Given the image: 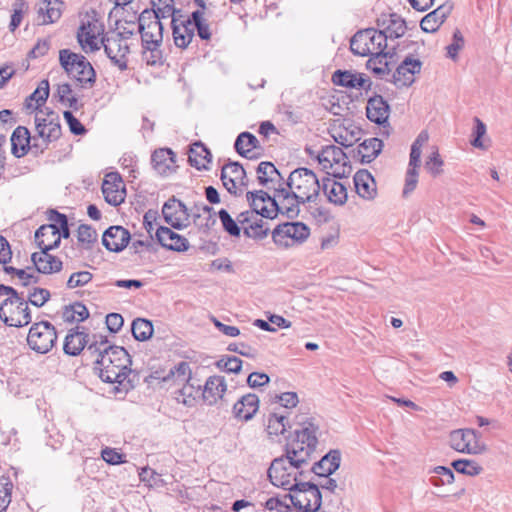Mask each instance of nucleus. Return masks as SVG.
Masks as SVG:
<instances>
[{
  "label": "nucleus",
  "mask_w": 512,
  "mask_h": 512,
  "mask_svg": "<svg viewBox=\"0 0 512 512\" xmlns=\"http://www.w3.org/2000/svg\"><path fill=\"white\" fill-rule=\"evenodd\" d=\"M88 352L97 355L94 370L102 381L121 384L126 379L131 360L123 347L110 346L101 338L88 346Z\"/></svg>",
  "instance_id": "nucleus-1"
},
{
  "label": "nucleus",
  "mask_w": 512,
  "mask_h": 512,
  "mask_svg": "<svg viewBox=\"0 0 512 512\" xmlns=\"http://www.w3.org/2000/svg\"><path fill=\"white\" fill-rule=\"evenodd\" d=\"M294 430L287 437L285 453L310 465L315 458L320 436L319 420L304 414L297 415Z\"/></svg>",
  "instance_id": "nucleus-2"
},
{
  "label": "nucleus",
  "mask_w": 512,
  "mask_h": 512,
  "mask_svg": "<svg viewBox=\"0 0 512 512\" xmlns=\"http://www.w3.org/2000/svg\"><path fill=\"white\" fill-rule=\"evenodd\" d=\"M138 30L142 41V60L149 66L162 65L163 23L158 12L145 9L139 15Z\"/></svg>",
  "instance_id": "nucleus-3"
},
{
  "label": "nucleus",
  "mask_w": 512,
  "mask_h": 512,
  "mask_svg": "<svg viewBox=\"0 0 512 512\" xmlns=\"http://www.w3.org/2000/svg\"><path fill=\"white\" fill-rule=\"evenodd\" d=\"M61 236H69V226H39L36 231L40 251L32 253L31 260L39 273L52 274L62 269V261L49 253L59 245Z\"/></svg>",
  "instance_id": "nucleus-4"
},
{
  "label": "nucleus",
  "mask_w": 512,
  "mask_h": 512,
  "mask_svg": "<svg viewBox=\"0 0 512 512\" xmlns=\"http://www.w3.org/2000/svg\"><path fill=\"white\" fill-rule=\"evenodd\" d=\"M287 188H281L275 195H284L288 202L306 203L313 201L319 194L321 185L315 173L307 168L292 171L287 180Z\"/></svg>",
  "instance_id": "nucleus-5"
},
{
  "label": "nucleus",
  "mask_w": 512,
  "mask_h": 512,
  "mask_svg": "<svg viewBox=\"0 0 512 512\" xmlns=\"http://www.w3.org/2000/svg\"><path fill=\"white\" fill-rule=\"evenodd\" d=\"M162 215L167 224H215L216 219L212 214V208L204 203L195 204L191 208L177 199L169 198L162 207Z\"/></svg>",
  "instance_id": "nucleus-6"
},
{
  "label": "nucleus",
  "mask_w": 512,
  "mask_h": 512,
  "mask_svg": "<svg viewBox=\"0 0 512 512\" xmlns=\"http://www.w3.org/2000/svg\"><path fill=\"white\" fill-rule=\"evenodd\" d=\"M308 466V464L285 453L271 462L267 475L274 486L290 490L297 483L308 478L306 477Z\"/></svg>",
  "instance_id": "nucleus-7"
},
{
  "label": "nucleus",
  "mask_w": 512,
  "mask_h": 512,
  "mask_svg": "<svg viewBox=\"0 0 512 512\" xmlns=\"http://www.w3.org/2000/svg\"><path fill=\"white\" fill-rule=\"evenodd\" d=\"M0 296H7L0 305V319L6 325L22 327L31 322L32 317L23 292L19 295L12 287L0 285Z\"/></svg>",
  "instance_id": "nucleus-8"
},
{
  "label": "nucleus",
  "mask_w": 512,
  "mask_h": 512,
  "mask_svg": "<svg viewBox=\"0 0 512 512\" xmlns=\"http://www.w3.org/2000/svg\"><path fill=\"white\" fill-rule=\"evenodd\" d=\"M59 62L67 75L75 79L82 88L90 89L94 86L96 72L85 56L62 49L59 51Z\"/></svg>",
  "instance_id": "nucleus-9"
},
{
  "label": "nucleus",
  "mask_w": 512,
  "mask_h": 512,
  "mask_svg": "<svg viewBox=\"0 0 512 512\" xmlns=\"http://www.w3.org/2000/svg\"><path fill=\"white\" fill-rule=\"evenodd\" d=\"M289 493H286V499H289L290 505H293L302 512H317L322 504V494L318 485L310 481L303 480L293 486Z\"/></svg>",
  "instance_id": "nucleus-10"
},
{
  "label": "nucleus",
  "mask_w": 512,
  "mask_h": 512,
  "mask_svg": "<svg viewBox=\"0 0 512 512\" xmlns=\"http://www.w3.org/2000/svg\"><path fill=\"white\" fill-rule=\"evenodd\" d=\"M388 44L385 35L374 28L358 31L350 40V50L358 56H369L385 51Z\"/></svg>",
  "instance_id": "nucleus-11"
},
{
  "label": "nucleus",
  "mask_w": 512,
  "mask_h": 512,
  "mask_svg": "<svg viewBox=\"0 0 512 512\" xmlns=\"http://www.w3.org/2000/svg\"><path fill=\"white\" fill-rule=\"evenodd\" d=\"M258 200L262 202L261 207L258 206V215L267 219H274L279 212L285 214L287 218L293 219L299 213L297 201L288 202L284 200V195L279 198L273 192L270 195L268 192L258 190Z\"/></svg>",
  "instance_id": "nucleus-12"
},
{
  "label": "nucleus",
  "mask_w": 512,
  "mask_h": 512,
  "mask_svg": "<svg viewBox=\"0 0 512 512\" xmlns=\"http://www.w3.org/2000/svg\"><path fill=\"white\" fill-rule=\"evenodd\" d=\"M480 438L481 434L474 429H456L449 434V446L459 453L480 455L488 450Z\"/></svg>",
  "instance_id": "nucleus-13"
},
{
  "label": "nucleus",
  "mask_w": 512,
  "mask_h": 512,
  "mask_svg": "<svg viewBox=\"0 0 512 512\" xmlns=\"http://www.w3.org/2000/svg\"><path fill=\"white\" fill-rule=\"evenodd\" d=\"M57 339L54 326L46 321L35 323L29 330L27 342L30 348L45 354L51 350Z\"/></svg>",
  "instance_id": "nucleus-14"
},
{
  "label": "nucleus",
  "mask_w": 512,
  "mask_h": 512,
  "mask_svg": "<svg viewBox=\"0 0 512 512\" xmlns=\"http://www.w3.org/2000/svg\"><path fill=\"white\" fill-rule=\"evenodd\" d=\"M390 111V105L381 95H374L367 101L366 116L379 125V135L383 137H389L392 132L389 123Z\"/></svg>",
  "instance_id": "nucleus-15"
},
{
  "label": "nucleus",
  "mask_w": 512,
  "mask_h": 512,
  "mask_svg": "<svg viewBox=\"0 0 512 512\" xmlns=\"http://www.w3.org/2000/svg\"><path fill=\"white\" fill-rule=\"evenodd\" d=\"M429 136L426 131L419 133L417 138L414 140L411 146L409 168L406 173L405 186L403 194L407 195L411 193L418 183V171L417 169L421 164V153L423 145L428 141Z\"/></svg>",
  "instance_id": "nucleus-16"
},
{
  "label": "nucleus",
  "mask_w": 512,
  "mask_h": 512,
  "mask_svg": "<svg viewBox=\"0 0 512 512\" xmlns=\"http://www.w3.org/2000/svg\"><path fill=\"white\" fill-rule=\"evenodd\" d=\"M104 32L102 23L98 20L82 22L77 32V40L85 53L99 50L102 43L100 36Z\"/></svg>",
  "instance_id": "nucleus-17"
},
{
  "label": "nucleus",
  "mask_w": 512,
  "mask_h": 512,
  "mask_svg": "<svg viewBox=\"0 0 512 512\" xmlns=\"http://www.w3.org/2000/svg\"><path fill=\"white\" fill-rule=\"evenodd\" d=\"M309 235V226H276L272 232L275 244L284 248L301 244Z\"/></svg>",
  "instance_id": "nucleus-18"
},
{
  "label": "nucleus",
  "mask_w": 512,
  "mask_h": 512,
  "mask_svg": "<svg viewBox=\"0 0 512 512\" xmlns=\"http://www.w3.org/2000/svg\"><path fill=\"white\" fill-rule=\"evenodd\" d=\"M422 62L413 59L411 56L406 57L391 75V82L397 88L408 87L415 81V74L420 73Z\"/></svg>",
  "instance_id": "nucleus-19"
},
{
  "label": "nucleus",
  "mask_w": 512,
  "mask_h": 512,
  "mask_svg": "<svg viewBox=\"0 0 512 512\" xmlns=\"http://www.w3.org/2000/svg\"><path fill=\"white\" fill-rule=\"evenodd\" d=\"M101 43L107 57L121 71L127 69V55L129 54V46L127 42L119 37L101 38Z\"/></svg>",
  "instance_id": "nucleus-20"
},
{
  "label": "nucleus",
  "mask_w": 512,
  "mask_h": 512,
  "mask_svg": "<svg viewBox=\"0 0 512 512\" xmlns=\"http://www.w3.org/2000/svg\"><path fill=\"white\" fill-rule=\"evenodd\" d=\"M102 193L107 203L117 206L125 199V186L118 173H108L102 183Z\"/></svg>",
  "instance_id": "nucleus-21"
},
{
  "label": "nucleus",
  "mask_w": 512,
  "mask_h": 512,
  "mask_svg": "<svg viewBox=\"0 0 512 512\" xmlns=\"http://www.w3.org/2000/svg\"><path fill=\"white\" fill-rule=\"evenodd\" d=\"M380 33L385 35V41L402 37L406 32V22L398 14L383 15L377 20Z\"/></svg>",
  "instance_id": "nucleus-22"
},
{
  "label": "nucleus",
  "mask_w": 512,
  "mask_h": 512,
  "mask_svg": "<svg viewBox=\"0 0 512 512\" xmlns=\"http://www.w3.org/2000/svg\"><path fill=\"white\" fill-rule=\"evenodd\" d=\"M453 10L452 2H445L438 6L434 11L424 16L420 22V27L424 32L434 33L444 23L446 18Z\"/></svg>",
  "instance_id": "nucleus-23"
},
{
  "label": "nucleus",
  "mask_w": 512,
  "mask_h": 512,
  "mask_svg": "<svg viewBox=\"0 0 512 512\" xmlns=\"http://www.w3.org/2000/svg\"><path fill=\"white\" fill-rule=\"evenodd\" d=\"M341 454L339 450H331L323 456L311 468H306V477L312 472L320 477H327L334 473L340 466Z\"/></svg>",
  "instance_id": "nucleus-24"
},
{
  "label": "nucleus",
  "mask_w": 512,
  "mask_h": 512,
  "mask_svg": "<svg viewBox=\"0 0 512 512\" xmlns=\"http://www.w3.org/2000/svg\"><path fill=\"white\" fill-rule=\"evenodd\" d=\"M130 240V232L124 226H109L103 233L104 246L114 252L123 250Z\"/></svg>",
  "instance_id": "nucleus-25"
},
{
  "label": "nucleus",
  "mask_w": 512,
  "mask_h": 512,
  "mask_svg": "<svg viewBox=\"0 0 512 512\" xmlns=\"http://www.w3.org/2000/svg\"><path fill=\"white\" fill-rule=\"evenodd\" d=\"M35 124L38 135L46 142L57 140L61 136L58 116H55L53 113L47 115V117L36 115Z\"/></svg>",
  "instance_id": "nucleus-26"
},
{
  "label": "nucleus",
  "mask_w": 512,
  "mask_h": 512,
  "mask_svg": "<svg viewBox=\"0 0 512 512\" xmlns=\"http://www.w3.org/2000/svg\"><path fill=\"white\" fill-rule=\"evenodd\" d=\"M62 6L60 0H41L37 8V23L46 25L56 22L61 17Z\"/></svg>",
  "instance_id": "nucleus-27"
},
{
  "label": "nucleus",
  "mask_w": 512,
  "mask_h": 512,
  "mask_svg": "<svg viewBox=\"0 0 512 512\" xmlns=\"http://www.w3.org/2000/svg\"><path fill=\"white\" fill-rule=\"evenodd\" d=\"M383 142L379 138L364 140L356 149H353V158L361 163H371L381 153Z\"/></svg>",
  "instance_id": "nucleus-28"
},
{
  "label": "nucleus",
  "mask_w": 512,
  "mask_h": 512,
  "mask_svg": "<svg viewBox=\"0 0 512 512\" xmlns=\"http://www.w3.org/2000/svg\"><path fill=\"white\" fill-rule=\"evenodd\" d=\"M282 179L280 172L273 163L261 162L258 164V184L278 193L281 188H277L276 186L280 185Z\"/></svg>",
  "instance_id": "nucleus-29"
},
{
  "label": "nucleus",
  "mask_w": 512,
  "mask_h": 512,
  "mask_svg": "<svg viewBox=\"0 0 512 512\" xmlns=\"http://www.w3.org/2000/svg\"><path fill=\"white\" fill-rule=\"evenodd\" d=\"M396 54V47H392L391 51H382L372 55L366 63V67L371 70L380 79H385L390 75L391 69L387 62V57L392 58Z\"/></svg>",
  "instance_id": "nucleus-30"
},
{
  "label": "nucleus",
  "mask_w": 512,
  "mask_h": 512,
  "mask_svg": "<svg viewBox=\"0 0 512 512\" xmlns=\"http://www.w3.org/2000/svg\"><path fill=\"white\" fill-rule=\"evenodd\" d=\"M317 159L322 168L328 170L332 169L334 165L346 166L347 156L340 147L327 145L322 147Z\"/></svg>",
  "instance_id": "nucleus-31"
},
{
  "label": "nucleus",
  "mask_w": 512,
  "mask_h": 512,
  "mask_svg": "<svg viewBox=\"0 0 512 512\" xmlns=\"http://www.w3.org/2000/svg\"><path fill=\"white\" fill-rule=\"evenodd\" d=\"M332 82L335 85L351 89L365 88L366 84L369 88L371 85L369 79L362 77L361 74H357L349 70H336L332 75Z\"/></svg>",
  "instance_id": "nucleus-32"
},
{
  "label": "nucleus",
  "mask_w": 512,
  "mask_h": 512,
  "mask_svg": "<svg viewBox=\"0 0 512 512\" xmlns=\"http://www.w3.org/2000/svg\"><path fill=\"white\" fill-rule=\"evenodd\" d=\"M156 236L163 247L174 251H185L188 248L187 240L167 226H158Z\"/></svg>",
  "instance_id": "nucleus-33"
},
{
  "label": "nucleus",
  "mask_w": 512,
  "mask_h": 512,
  "mask_svg": "<svg viewBox=\"0 0 512 512\" xmlns=\"http://www.w3.org/2000/svg\"><path fill=\"white\" fill-rule=\"evenodd\" d=\"M227 390V385L224 377L222 376H211L207 379L202 396L204 401L209 404H215L221 399Z\"/></svg>",
  "instance_id": "nucleus-34"
},
{
  "label": "nucleus",
  "mask_w": 512,
  "mask_h": 512,
  "mask_svg": "<svg viewBox=\"0 0 512 512\" xmlns=\"http://www.w3.org/2000/svg\"><path fill=\"white\" fill-rule=\"evenodd\" d=\"M92 342L84 331L70 330L66 335L63 350L67 355H79L82 350L89 346Z\"/></svg>",
  "instance_id": "nucleus-35"
},
{
  "label": "nucleus",
  "mask_w": 512,
  "mask_h": 512,
  "mask_svg": "<svg viewBox=\"0 0 512 512\" xmlns=\"http://www.w3.org/2000/svg\"><path fill=\"white\" fill-rule=\"evenodd\" d=\"M174 43L179 48H186L194 37L195 30L190 22L171 20Z\"/></svg>",
  "instance_id": "nucleus-36"
},
{
  "label": "nucleus",
  "mask_w": 512,
  "mask_h": 512,
  "mask_svg": "<svg viewBox=\"0 0 512 512\" xmlns=\"http://www.w3.org/2000/svg\"><path fill=\"white\" fill-rule=\"evenodd\" d=\"M245 175L246 170L243 166L238 163H229L222 168L221 180L229 192L235 193L236 183L242 182Z\"/></svg>",
  "instance_id": "nucleus-37"
},
{
  "label": "nucleus",
  "mask_w": 512,
  "mask_h": 512,
  "mask_svg": "<svg viewBox=\"0 0 512 512\" xmlns=\"http://www.w3.org/2000/svg\"><path fill=\"white\" fill-rule=\"evenodd\" d=\"M234 416L241 421L251 420L256 414V395L249 393L233 406Z\"/></svg>",
  "instance_id": "nucleus-38"
},
{
  "label": "nucleus",
  "mask_w": 512,
  "mask_h": 512,
  "mask_svg": "<svg viewBox=\"0 0 512 512\" xmlns=\"http://www.w3.org/2000/svg\"><path fill=\"white\" fill-rule=\"evenodd\" d=\"M188 160L191 166L198 170L208 169L211 162V152L202 142H195L191 145Z\"/></svg>",
  "instance_id": "nucleus-39"
},
{
  "label": "nucleus",
  "mask_w": 512,
  "mask_h": 512,
  "mask_svg": "<svg viewBox=\"0 0 512 512\" xmlns=\"http://www.w3.org/2000/svg\"><path fill=\"white\" fill-rule=\"evenodd\" d=\"M152 164L160 175H167L173 170L175 160L174 153L170 149H159L152 154Z\"/></svg>",
  "instance_id": "nucleus-40"
},
{
  "label": "nucleus",
  "mask_w": 512,
  "mask_h": 512,
  "mask_svg": "<svg viewBox=\"0 0 512 512\" xmlns=\"http://www.w3.org/2000/svg\"><path fill=\"white\" fill-rule=\"evenodd\" d=\"M356 192L364 199H371L376 193L372 175L366 170L358 171L354 176Z\"/></svg>",
  "instance_id": "nucleus-41"
},
{
  "label": "nucleus",
  "mask_w": 512,
  "mask_h": 512,
  "mask_svg": "<svg viewBox=\"0 0 512 512\" xmlns=\"http://www.w3.org/2000/svg\"><path fill=\"white\" fill-rule=\"evenodd\" d=\"M30 143V132L24 126H18L12 133L11 136V150L12 154L20 158L24 156L29 148Z\"/></svg>",
  "instance_id": "nucleus-42"
},
{
  "label": "nucleus",
  "mask_w": 512,
  "mask_h": 512,
  "mask_svg": "<svg viewBox=\"0 0 512 512\" xmlns=\"http://www.w3.org/2000/svg\"><path fill=\"white\" fill-rule=\"evenodd\" d=\"M180 386L181 388L176 394V400L188 407L194 406L199 397L201 385L198 381H194L191 378V380L182 383Z\"/></svg>",
  "instance_id": "nucleus-43"
},
{
  "label": "nucleus",
  "mask_w": 512,
  "mask_h": 512,
  "mask_svg": "<svg viewBox=\"0 0 512 512\" xmlns=\"http://www.w3.org/2000/svg\"><path fill=\"white\" fill-rule=\"evenodd\" d=\"M289 425L287 416L280 413H272L269 415L266 423V433L271 440H278L283 435Z\"/></svg>",
  "instance_id": "nucleus-44"
},
{
  "label": "nucleus",
  "mask_w": 512,
  "mask_h": 512,
  "mask_svg": "<svg viewBox=\"0 0 512 512\" xmlns=\"http://www.w3.org/2000/svg\"><path fill=\"white\" fill-rule=\"evenodd\" d=\"M192 371L189 363L182 361L173 366L167 374L162 377V381L165 383H171L174 385H181L184 382L191 380Z\"/></svg>",
  "instance_id": "nucleus-45"
},
{
  "label": "nucleus",
  "mask_w": 512,
  "mask_h": 512,
  "mask_svg": "<svg viewBox=\"0 0 512 512\" xmlns=\"http://www.w3.org/2000/svg\"><path fill=\"white\" fill-rule=\"evenodd\" d=\"M322 189L327 195L328 200L335 204H343L347 199V190L345 186L329 177L323 179Z\"/></svg>",
  "instance_id": "nucleus-46"
},
{
  "label": "nucleus",
  "mask_w": 512,
  "mask_h": 512,
  "mask_svg": "<svg viewBox=\"0 0 512 512\" xmlns=\"http://www.w3.org/2000/svg\"><path fill=\"white\" fill-rule=\"evenodd\" d=\"M256 148V138L249 132L241 133L235 141L236 151L243 157L248 159H254L256 154L254 149Z\"/></svg>",
  "instance_id": "nucleus-47"
},
{
  "label": "nucleus",
  "mask_w": 512,
  "mask_h": 512,
  "mask_svg": "<svg viewBox=\"0 0 512 512\" xmlns=\"http://www.w3.org/2000/svg\"><path fill=\"white\" fill-rule=\"evenodd\" d=\"M56 96L61 104L73 109L78 110L82 104L79 103L77 97L73 93L69 83L59 84L57 86Z\"/></svg>",
  "instance_id": "nucleus-48"
},
{
  "label": "nucleus",
  "mask_w": 512,
  "mask_h": 512,
  "mask_svg": "<svg viewBox=\"0 0 512 512\" xmlns=\"http://www.w3.org/2000/svg\"><path fill=\"white\" fill-rule=\"evenodd\" d=\"M264 493L258 495L259 502L264 506V510H268L271 512H287L290 509L289 499H286V494L283 498H279L278 496L265 498L263 496Z\"/></svg>",
  "instance_id": "nucleus-49"
},
{
  "label": "nucleus",
  "mask_w": 512,
  "mask_h": 512,
  "mask_svg": "<svg viewBox=\"0 0 512 512\" xmlns=\"http://www.w3.org/2000/svg\"><path fill=\"white\" fill-rule=\"evenodd\" d=\"M451 466L458 472L467 476H477L482 473L483 468L471 459H457L451 463Z\"/></svg>",
  "instance_id": "nucleus-50"
},
{
  "label": "nucleus",
  "mask_w": 512,
  "mask_h": 512,
  "mask_svg": "<svg viewBox=\"0 0 512 512\" xmlns=\"http://www.w3.org/2000/svg\"><path fill=\"white\" fill-rule=\"evenodd\" d=\"M132 334L139 341L148 340L153 334V325L150 321L138 318L132 323Z\"/></svg>",
  "instance_id": "nucleus-51"
},
{
  "label": "nucleus",
  "mask_w": 512,
  "mask_h": 512,
  "mask_svg": "<svg viewBox=\"0 0 512 512\" xmlns=\"http://www.w3.org/2000/svg\"><path fill=\"white\" fill-rule=\"evenodd\" d=\"M435 475L431 476L429 481L433 486H442L446 484H452L454 482V473L453 471L445 466H436L431 471Z\"/></svg>",
  "instance_id": "nucleus-52"
},
{
  "label": "nucleus",
  "mask_w": 512,
  "mask_h": 512,
  "mask_svg": "<svg viewBox=\"0 0 512 512\" xmlns=\"http://www.w3.org/2000/svg\"><path fill=\"white\" fill-rule=\"evenodd\" d=\"M13 483L8 476H0V512L7 510L11 503Z\"/></svg>",
  "instance_id": "nucleus-53"
},
{
  "label": "nucleus",
  "mask_w": 512,
  "mask_h": 512,
  "mask_svg": "<svg viewBox=\"0 0 512 512\" xmlns=\"http://www.w3.org/2000/svg\"><path fill=\"white\" fill-rule=\"evenodd\" d=\"M88 316V309L81 303H75L64 311V317L68 321L82 322L88 318Z\"/></svg>",
  "instance_id": "nucleus-54"
},
{
  "label": "nucleus",
  "mask_w": 512,
  "mask_h": 512,
  "mask_svg": "<svg viewBox=\"0 0 512 512\" xmlns=\"http://www.w3.org/2000/svg\"><path fill=\"white\" fill-rule=\"evenodd\" d=\"M50 296V292L47 289L33 287L29 289L25 299L36 307H42L50 299Z\"/></svg>",
  "instance_id": "nucleus-55"
},
{
  "label": "nucleus",
  "mask_w": 512,
  "mask_h": 512,
  "mask_svg": "<svg viewBox=\"0 0 512 512\" xmlns=\"http://www.w3.org/2000/svg\"><path fill=\"white\" fill-rule=\"evenodd\" d=\"M443 160L441 159L438 150H434L425 162V169L433 176L437 177L443 173Z\"/></svg>",
  "instance_id": "nucleus-56"
},
{
  "label": "nucleus",
  "mask_w": 512,
  "mask_h": 512,
  "mask_svg": "<svg viewBox=\"0 0 512 512\" xmlns=\"http://www.w3.org/2000/svg\"><path fill=\"white\" fill-rule=\"evenodd\" d=\"M465 44L464 37L459 29H456L453 32L452 43L446 47L447 57L456 60L458 58V53L463 49Z\"/></svg>",
  "instance_id": "nucleus-57"
},
{
  "label": "nucleus",
  "mask_w": 512,
  "mask_h": 512,
  "mask_svg": "<svg viewBox=\"0 0 512 512\" xmlns=\"http://www.w3.org/2000/svg\"><path fill=\"white\" fill-rule=\"evenodd\" d=\"M28 4L24 0H15L13 3V14L11 16V22L9 28L14 31L22 21L23 14L27 12Z\"/></svg>",
  "instance_id": "nucleus-58"
},
{
  "label": "nucleus",
  "mask_w": 512,
  "mask_h": 512,
  "mask_svg": "<svg viewBox=\"0 0 512 512\" xmlns=\"http://www.w3.org/2000/svg\"><path fill=\"white\" fill-rule=\"evenodd\" d=\"M247 200L250 203V210L241 212L237 216V224H249L254 219L256 213V191H249L247 193Z\"/></svg>",
  "instance_id": "nucleus-59"
},
{
  "label": "nucleus",
  "mask_w": 512,
  "mask_h": 512,
  "mask_svg": "<svg viewBox=\"0 0 512 512\" xmlns=\"http://www.w3.org/2000/svg\"><path fill=\"white\" fill-rule=\"evenodd\" d=\"M474 123L475 127L472 133L473 139L471 140V145L484 150L487 146L484 145L482 137L486 134V125L478 117L474 118Z\"/></svg>",
  "instance_id": "nucleus-60"
},
{
  "label": "nucleus",
  "mask_w": 512,
  "mask_h": 512,
  "mask_svg": "<svg viewBox=\"0 0 512 512\" xmlns=\"http://www.w3.org/2000/svg\"><path fill=\"white\" fill-rule=\"evenodd\" d=\"M92 280V274L89 271H79L70 275L67 281V287L74 289L82 287Z\"/></svg>",
  "instance_id": "nucleus-61"
},
{
  "label": "nucleus",
  "mask_w": 512,
  "mask_h": 512,
  "mask_svg": "<svg viewBox=\"0 0 512 512\" xmlns=\"http://www.w3.org/2000/svg\"><path fill=\"white\" fill-rule=\"evenodd\" d=\"M49 96V82L42 80L37 89L29 96V100H34L37 106L43 105Z\"/></svg>",
  "instance_id": "nucleus-62"
},
{
  "label": "nucleus",
  "mask_w": 512,
  "mask_h": 512,
  "mask_svg": "<svg viewBox=\"0 0 512 512\" xmlns=\"http://www.w3.org/2000/svg\"><path fill=\"white\" fill-rule=\"evenodd\" d=\"M242 365V361L237 357H227V358H221L217 362V366L220 369H223L227 372H233L237 373L240 371Z\"/></svg>",
  "instance_id": "nucleus-63"
},
{
  "label": "nucleus",
  "mask_w": 512,
  "mask_h": 512,
  "mask_svg": "<svg viewBox=\"0 0 512 512\" xmlns=\"http://www.w3.org/2000/svg\"><path fill=\"white\" fill-rule=\"evenodd\" d=\"M78 240L79 242L89 245L97 240V232L93 226H78Z\"/></svg>",
  "instance_id": "nucleus-64"
}]
</instances>
